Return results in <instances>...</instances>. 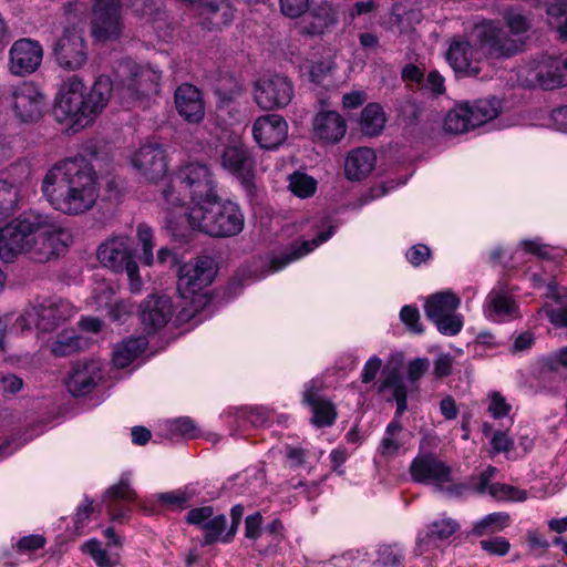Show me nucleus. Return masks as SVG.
<instances>
[{
  "label": "nucleus",
  "instance_id": "obj_1",
  "mask_svg": "<svg viewBox=\"0 0 567 567\" xmlns=\"http://www.w3.org/2000/svg\"><path fill=\"white\" fill-rule=\"evenodd\" d=\"M41 189L51 206L68 216L91 210L100 196L96 173L83 156L58 162L45 174Z\"/></svg>",
  "mask_w": 567,
  "mask_h": 567
},
{
  "label": "nucleus",
  "instance_id": "obj_2",
  "mask_svg": "<svg viewBox=\"0 0 567 567\" xmlns=\"http://www.w3.org/2000/svg\"><path fill=\"white\" fill-rule=\"evenodd\" d=\"M193 230L214 238L233 237L241 233L245 225L239 206L231 200L214 199L207 204L194 205L187 213Z\"/></svg>",
  "mask_w": 567,
  "mask_h": 567
},
{
  "label": "nucleus",
  "instance_id": "obj_3",
  "mask_svg": "<svg viewBox=\"0 0 567 567\" xmlns=\"http://www.w3.org/2000/svg\"><path fill=\"white\" fill-rule=\"evenodd\" d=\"M53 227L48 214L29 210L0 228V250L2 259L12 260L19 254H25L39 228Z\"/></svg>",
  "mask_w": 567,
  "mask_h": 567
},
{
  "label": "nucleus",
  "instance_id": "obj_4",
  "mask_svg": "<svg viewBox=\"0 0 567 567\" xmlns=\"http://www.w3.org/2000/svg\"><path fill=\"white\" fill-rule=\"evenodd\" d=\"M179 187L185 189L194 205L218 199L217 183L212 168L199 162H192L177 171Z\"/></svg>",
  "mask_w": 567,
  "mask_h": 567
},
{
  "label": "nucleus",
  "instance_id": "obj_5",
  "mask_svg": "<svg viewBox=\"0 0 567 567\" xmlns=\"http://www.w3.org/2000/svg\"><path fill=\"white\" fill-rule=\"evenodd\" d=\"M85 85L76 76H70L63 84L54 105V114L59 122L71 121L74 124L85 125L92 121L86 107Z\"/></svg>",
  "mask_w": 567,
  "mask_h": 567
},
{
  "label": "nucleus",
  "instance_id": "obj_6",
  "mask_svg": "<svg viewBox=\"0 0 567 567\" xmlns=\"http://www.w3.org/2000/svg\"><path fill=\"white\" fill-rule=\"evenodd\" d=\"M56 64L65 71L81 70L89 60V47L84 31L78 25H69L53 44Z\"/></svg>",
  "mask_w": 567,
  "mask_h": 567
},
{
  "label": "nucleus",
  "instance_id": "obj_7",
  "mask_svg": "<svg viewBox=\"0 0 567 567\" xmlns=\"http://www.w3.org/2000/svg\"><path fill=\"white\" fill-rule=\"evenodd\" d=\"M49 220L53 227L39 228L25 251L37 262H48L58 258L71 240L69 230L54 216L49 215Z\"/></svg>",
  "mask_w": 567,
  "mask_h": 567
},
{
  "label": "nucleus",
  "instance_id": "obj_8",
  "mask_svg": "<svg viewBox=\"0 0 567 567\" xmlns=\"http://www.w3.org/2000/svg\"><path fill=\"white\" fill-rule=\"evenodd\" d=\"M97 258L102 265L116 272L125 271L131 280L132 291L140 290L138 266L133 259L127 238L116 237L105 241L97 249Z\"/></svg>",
  "mask_w": 567,
  "mask_h": 567
},
{
  "label": "nucleus",
  "instance_id": "obj_9",
  "mask_svg": "<svg viewBox=\"0 0 567 567\" xmlns=\"http://www.w3.org/2000/svg\"><path fill=\"white\" fill-rule=\"evenodd\" d=\"M216 275V262L207 255L185 262L177 270V290L183 298H188L208 287Z\"/></svg>",
  "mask_w": 567,
  "mask_h": 567
},
{
  "label": "nucleus",
  "instance_id": "obj_10",
  "mask_svg": "<svg viewBox=\"0 0 567 567\" xmlns=\"http://www.w3.org/2000/svg\"><path fill=\"white\" fill-rule=\"evenodd\" d=\"M220 162L226 171L240 181L249 197L256 196V161L245 144L227 145L221 152Z\"/></svg>",
  "mask_w": 567,
  "mask_h": 567
},
{
  "label": "nucleus",
  "instance_id": "obj_11",
  "mask_svg": "<svg viewBox=\"0 0 567 567\" xmlns=\"http://www.w3.org/2000/svg\"><path fill=\"white\" fill-rule=\"evenodd\" d=\"M121 90L130 99H137L157 91L161 74L131 61L123 62L117 70Z\"/></svg>",
  "mask_w": 567,
  "mask_h": 567
},
{
  "label": "nucleus",
  "instance_id": "obj_12",
  "mask_svg": "<svg viewBox=\"0 0 567 567\" xmlns=\"http://www.w3.org/2000/svg\"><path fill=\"white\" fill-rule=\"evenodd\" d=\"M124 29L120 0H95L91 34L100 42L117 40Z\"/></svg>",
  "mask_w": 567,
  "mask_h": 567
},
{
  "label": "nucleus",
  "instance_id": "obj_13",
  "mask_svg": "<svg viewBox=\"0 0 567 567\" xmlns=\"http://www.w3.org/2000/svg\"><path fill=\"white\" fill-rule=\"evenodd\" d=\"M293 94V84L286 75L272 74L255 83V101L262 110L285 107L291 102Z\"/></svg>",
  "mask_w": 567,
  "mask_h": 567
},
{
  "label": "nucleus",
  "instance_id": "obj_14",
  "mask_svg": "<svg viewBox=\"0 0 567 567\" xmlns=\"http://www.w3.org/2000/svg\"><path fill=\"white\" fill-rule=\"evenodd\" d=\"M476 41L480 49L489 59H506L517 54L520 43L508 37L494 22L483 23L475 28Z\"/></svg>",
  "mask_w": 567,
  "mask_h": 567
},
{
  "label": "nucleus",
  "instance_id": "obj_15",
  "mask_svg": "<svg viewBox=\"0 0 567 567\" xmlns=\"http://www.w3.org/2000/svg\"><path fill=\"white\" fill-rule=\"evenodd\" d=\"M525 83L532 87L555 90L567 86V72L563 61L553 56H542L525 69Z\"/></svg>",
  "mask_w": 567,
  "mask_h": 567
},
{
  "label": "nucleus",
  "instance_id": "obj_16",
  "mask_svg": "<svg viewBox=\"0 0 567 567\" xmlns=\"http://www.w3.org/2000/svg\"><path fill=\"white\" fill-rule=\"evenodd\" d=\"M102 380V363L83 359L71 363L65 385L72 396L81 398L92 393Z\"/></svg>",
  "mask_w": 567,
  "mask_h": 567
},
{
  "label": "nucleus",
  "instance_id": "obj_17",
  "mask_svg": "<svg viewBox=\"0 0 567 567\" xmlns=\"http://www.w3.org/2000/svg\"><path fill=\"white\" fill-rule=\"evenodd\" d=\"M413 481L442 487L452 480L451 467L433 453L419 454L410 465Z\"/></svg>",
  "mask_w": 567,
  "mask_h": 567
},
{
  "label": "nucleus",
  "instance_id": "obj_18",
  "mask_svg": "<svg viewBox=\"0 0 567 567\" xmlns=\"http://www.w3.org/2000/svg\"><path fill=\"white\" fill-rule=\"evenodd\" d=\"M446 59L458 75L475 78L481 72L480 50L463 37L452 39Z\"/></svg>",
  "mask_w": 567,
  "mask_h": 567
},
{
  "label": "nucleus",
  "instance_id": "obj_19",
  "mask_svg": "<svg viewBox=\"0 0 567 567\" xmlns=\"http://www.w3.org/2000/svg\"><path fill=\"white\" fill-rule=\"evenodd\" d=\"M13 111L22 122H35L43 113L45 96L32 82L17 85L12 92Z\"/></svg>",
  "mask_w": 567,
  "mask_h": 567
},
{
  "label": "nucleus",
  "instance_id": "obj_20",
  "mask_svg": "<svg viewBox=\"0 0 567 567\" xmlns=\"http://www.w3.org/2000/svg\"><path fill=\"white\" fill-rule=\"evenodd\" d=\"M134 168L148 182L157 183L165 177L168 165L166 153L158 144H145L133 156Z\"/></svg>",
  "mask_w": 567,
  "mask_h": 567
},
{
  "label": "nucleus",
  "instance_id": "obj_21",
  "mask_svg": "<svg viewBox=\"0 0 567 567\" xmlns=\"http://www.w3.org/2000/svg\"><path fill=\"white\" fill-rule=\"evenodd\" d=\"M33 310L39 332H52L73 315L71 303L59 297L43 299Z\"/></svg>",
  "mask_w": 567,
  "mask_h": 567
},
{
  "label": "nucleus",
  "instance_id": "obj_22",
  "mask_svg": "<svg viewBox=\"0 0 567 567\" xmlns=\"http://www.w3.org/2000/svg\"><path fill=\"white\" fill-rule=\"evenodd\" d=\"M10 71L17 75H25L38 70L42 62L41 44L28 38L17 40L10 49Z\"/></svg>",
  "mask_w": 567,
  "mask_h": 567
},
{
  "label": "nucleus",
  "instance_id": "obj_23",
  "mask_svg": "<svg viewBox=\"0 0 567 567\" xmlns=\"http://www.w3.org/2000/svg\"><path fill=\"white\" fill-rule=\"evenodd\" d=\"M252 136L261 148L275 150L286 141L288 124L279 114L261 115L254 122Z\"/></svg>",
  "mask_w": 567,
  "mask_h": 567
},
{
  "label": "nucleus",
  "instance_id": "obj_24",
  "mask_svg": "<svg viewBox=\"0 0 567 567\" xmlns=\"http://www.w3.org/2000/svg\"><path fill=\"white\" fill-rule=\"evenodd\" d=\"M172 316L173 306L167 296H150L140 305V318L148 332L165 327Z\"/></svg>",
  "mask_w": 567,
  "mask_h": 567
},
{
  "label": "nucleus",
  "instance_id": "obj_25",
  "mask_svg": "<svg viewBox=\"0 0 567 567\" xmlns=\"http://www.w3.org/2000/svg\"><path fill=\"white\" fill-rule=\"evenodd\" d=\"M175 105L178 114L188 123H199L205 115V104L200 91L189 83L181 84L175 91Z\"/></svg>",
  "mask_w": 567,
  "mask_h": 567
},
{
  "label": "nucleus",
  "instance_id": "obj_26",
  "mask_svg": "<svg viewBox=\"0 0 567 567\" xmlns=\"http://www.w3.org/2000/svg\"><path fill=\"white\" fill-rule=\"evenodd\" d=\"M336 226L328 224L327 229L320 230L318 235L311 240H302L293 243L287 252L281 254L271 259L270 268L274 271L280 270L293 260H297L305 255L311 252L319 245L327 241L333 234Z\"/></svg>",
  "mask_w": 567,
  "mask_h": 567
},
{
  "label": "nucleus",
  "instance_id": "obj_27",
  "mask_svg": "<svg viewBox=\"0 0 567 567\" xmlns=\"http://www.w3.org/2000/svg\"><path fill=\"white\" fill-rule=\"evenodd\" d=\"M320 390L321 384L312 380L305 391L303 401L312 409L315 425L318 427L330 426L337 417L336 408L332 402L318 396Z\"/></svg>",
  "mask_w": 567,
  "mask_h": 567
},
{
  "label": "nucleus",
  "instance_id": "obj_28",
  "mask_svg": "<svg viewBox=\"0 0 567 567\" xmlns=\"http://www.w3.org/2000/svg\"><path fill=\"white\" fill-rule=\"evenodd\" d=\"M346 132V121L336 111H321L313 118V133L320 141L338 143Z\"/></svg>",
  "mask_w": 567,
  "mask_h": 567
},
{
  "label": "nucleus",
  "instance_id": "obj_29",
  "mask_svg": "<svg viewBox=\"0 0 567 567\" xmlns=\"http://www.w3.org/2000/svg\"><path fill=\"white\" fill-rule=\"evenodd\" d=\"M337 22V13L331 4L323 2L306 13L300 22V30L305 34H322Z\"/></svg>",
  "mask_w": 567,
  "mask_h": 567
},
{
  "label": "nucleus",
  "instance_id": "obj_30",
  "mask_svg": "<svg viewBox=\"0 0 567 567\" xmlns=\"http://www.w3.org/2000/svg\"><path fill=\"white\" fill-rule=\"evenodd\" d=\"M375 161V153L369 147H358L351 151L344 163L347 177L351 181H360L373 171Z\"/></svg>",
  "mask_w": 567,
  "mask_h": 567
},
{
  "label": "nucleus",
  "instance_id": "obj_31",
  "mask_svg": "<svg viewBox=\"0 0 567 567\" xmlns=\"http://www.w3.org/2000/svg\"><path fill=\"white\" fill-rule=\"evenodd\" d=\"M188 195L185 194V189L179 187L177 182V173L169 181V183L161 192V205L166 210V228L175 234L177 230L176 221L171 216V210L175 208H183Z\"/></svg>",
  "mask_w": 567,
  "mask_h": 567
},
{
  "label": "nucleus",
  "instance_id": "obj_32",
  "mask_svg": "<svg viewBox=\"0 0 567 567\" xmlns=\"http://www.w3.org/2000/svg\"><path fill=\"white\" fill-rule=\"evenodd\" d=\"M460 302V298L451 291L434 293L425 302V315L432 322L437 321L455 313Z\"/></svg>",
  "mask_w": 567,
  "mask_h": 567
},
{
  "label": "nucleus",
  "instance_id": "obj_33",
  "mask_svg": "<svg viewBox=\"0 0 567 567\" xmlns=\"http://www.w3.org/2000/svg\"><path fill=\"white\" fill-rule=\"evenodd\" d=\"M113 92V83L110 76L100 75L93 83L86 96V107L92 120L100 114L107 105Z\"/></svg>",
  "mask_w": 567,
  "mask_h": 567
},
{
  "label": "nucleus",
  "instance_id": "obj_34",
  "mask_svg": "<svg viewBox=\"0 0 567 567\" xmlns=\"http://www.w3.org/2000/svg\"><path fill=\"white\" fill-rule=\"evenodd\" d=\"M146 347L147 340L144 337L130 338L117 343L112 354L113 364L118 369L128 367L144 352Z\"/></svg>",
  "mask_w": 567,
  "mask_h": 567
},
{
  "label": "nucleus",
  "instance_id": "obj_35",
  "mask_svg": "<svg viewBox=\"0 0 567 567\" xmlns=\"http://www.w3.org/2000/svg\"><path fill=\"white\" fill-rule=\"evenodd\" d=\"M444 128L453 134H463L474 130L471 121L470 102L456 104L444 118Z\"/></svg>",
  "mask_w": 567,
  "mask_h": 567
},
{
  "label": "nucleus",
  "instance_id": "obj_36",
  "mask_svg": "<svg viewBox=\"0 0 567 567\" xmlns=\"http://www.w3.org/2000/svg\"><path fill=\"white\" fill-rule=\"evenodd\" d=\"M386 389L393 391V399L396 402V416L402 415L408 408V391L399 370L393 369L385 374L379 386V392H383Z\"/></svg>",
  "mask_w": 567,
  "mask_h": 567
},
{
  "label": "nucleus",
  "instance_id": "obj_37",
  "mask_svg": "<svg viewBox=\"0 0 567 567\" xmlns=\"http://www.w3.org/2000/svg\"><path fill=\"white\" fill-rule=\"evenodd\" d=\"M385 124V115L380 104H368L361 112L360 128L367 136H377Z\"/></svg>",
  "mask_w": 567,
  "mask_h": 567
},
{
  "label": "nucleus",
  "instance_id": "obj_38",
  "mask_svg": "<svg viewBox=\"0 0 567 567\" xmlns=\"http://www.w3.org/2000/svg\"><path fill=\"white\" fill-rule=\"evenodd\" d=\"M470 111L473 127L476 128L498 116L499 103L495 97L480 99L470 102Z\"/></svg>",
  "mask_w": 567,
  "mask_h": 567
},
{
  "label": "nucleus",
  "instance_id": "obj_39",
  "mask_svg": "<svg viewBox=\"0 0 567 567\" xmlns=\"http://www.w3.org/2000/svg\"><path fill=\"white\" fill-rule=\"evenodd\" d=\"M215 94L220 106H226L237 100L243 93L240 82L230 74H220L215 83Z\"/></svg>",
  "mask_w": 567,
  "mask_h": 567
},
{
  "label": "nucleus",
  "instance_id": "obj_40",
  "mask_svg": "<svg viewBox=\"0 0 567 567\" xmlns=\"http://www.w3.org/2000/svg\"><path fill=\"white\" fill-rule=\"evenodd\" d=\"M81 350V338L74 331L59 333L50 344V352L55 358L72 355Z\"/></svg>",
  "mask_w": 567,
  "mask_h": 567
},
{
  "label": "nucleus",
  "instance_id": "obj_41",
  "mask_svg": "<svg viewBox=\"0 0 567 567\" xmlns=\"http://www.w3.org/2000/svg\"><path fill=\"white\" fill-rule=\"evenodd\" d=\"M403 431L402 424L394 420L385 429V433L380 443V454L383 456H392L398 453L402 446L401 434Z\"/></svg>",
  "mask_w": 567,
  "mask_h": 567
},
{
  "label": "nucleus",
  "instance_id": "obj_42",
  "mask_svg": "<svg viewBox=\"0 0 567 567\" xmlns=\"http://www.w3.org/2000/svg\"><path fill=\"white\" fill-rule=\"evenodd\" d=\"M486 303L489 317L511 315L516 307L512 298L501 290H492L487 296Z\"/></svg>",
  "mask_w": 567,
  "mask_h": 567
},
{
  "label": "nucleus",
  "instance_id": "obj_43",
  "mask_svg": "<svg viewBox=\"0 0 567 567\" xmlns=\"http://www.w3.org/2000/svg\"><path fill=\"white\" fill-rule=\"evenodd\" d=\"M549 23L558 29L560 38L567 40V0H553L547 3Z\"/></svg>",
  "mask_w": 567,
  "mask_h": 567
},
{
  "label": "nucleus",
  "instance_id": "obj_44",
  "mask_svg": "<svg viewBox=\"0 0 567 567\" xmlns=\"http://www.w3.org/2000/svg\"><path fill=\"white\" fill-rule=\"evenodd\" d=\"M136 498L135 491L131 487L127 477H121L120 482L112 485L104 493L103 499L107 504H117L118 502H133Z\"/></svg>",
  "mask_w": 567,
  "mask_h": 567
},
{
  "label": "nucleus",
  "instance_id": "obj_45",
  "mask_svg": "<svg viewBox=\"0 0 567 567\" xmlns=\"http://www.w3.org/2000/svg\"><path fill=\"white\" fill-rule=\"evenodd\" d=\"M290 190L300 198H307L315 194L317 182L305 173L295 172L289 176Z\"/></svg>",
  "mask_w": 567,
  "mask_h": 567
},
{
  "label": "nucleus",
  "instance_id": "obj_46",
  "mask_svg": "<svg viewBox=\"0 0 567 567\" xmlns=\"http://www.w3.org/2000/svg\"><path fill=\"white\" fill-rule=\"evenodd\" d=\"M509 520V515L506 513H492L476 523L472 529L475 536H483L486 533L503 529Z\"/></svg>",
  "mask_w": 567,
  "mask_h": 567
},
{
  "label": "nucleus",
  "instance_id": "obj_47",
  "mask_svg": "<svg viewBox=\"0 0 567 567\" xmlns=\"http://www.w3.org/2000/svg\"><path fill=\"white\" fill-rule=\"evenodd\" d=\"M156 501L167 509L177 511L187 507L190 495L184 491H171L156 494Z\"/></svg>",
  "mask_w": 567,
  "mask_h": 567
},
{
  "label": "nucleus",
  "instance_id": "obj_48",
  "mask_svg": "<svg viewBox=\"0 0 567 567\" xmlns=\"http://www.w3.org/2000/svg\"><path fill=\"white\" fill-rule=\"evenodd\" d=\"M488 493L497 501H525L527 493L508 484L494 483L488 487Z\"/></svg>",
  "mask_w": 567,
  "mask_h": 567
},
{
  "label": "nucleus",
  "instance_id": "obj_49",
  "mask_svg": "<svg viewBox=\"0 0 567 567\" xmlns=\"http://www.w3.org/2000/svg\"><path fill=\"white\" fill-rule=\"evenodd\" d=\"M226 527V517L224 515H218L215 517H212L203 525V529L205 530L203 545L209 546L215 544L221 533L225 530Z\"/></svg>",
  "mask_w": 567,
  "mask_h": 567
},
{
  "label": "nucleus",
  "instance_id": "obj_50",
  "mask_svg": "<svg viewBox=\"0 0 567 567\" xmlns=\"http://www.w3.org/2000/svg\"><path fill=\"white\" fill-rule=\"evenodd\" d=\"M137 238L142 245L144 264L146 266H151L154 260V235L152 228L148 227L146 224H140L137 226Z\"/></svg>",
  "mask_w": 567,
  "mask_h": 567
},
{
  "label": "nucleus",
  "instance_id": "obj_51",
  "mask_svg": "<svg viewBox=\"0 0 567 567\" xmlns=\"http://www.w3.org/2000/svg\"><path fill=\"white\" fill-rule=\"evenodd\" d=\"M460 528L458 524L451 518H443L441 520L433 522L430 525L429 537L436 539H447L456 533Z\"/></svg>",
  "mask_w": 567,
  "mask_h": 567
},
{
  "label": "nucleus",
  "instance_id": "obj_52",
  "mask_svg": "<svg viewBox=\"0 0 567 567\" xmlns=\"http://www.w3.org/2000/svg\"><path fill=\"white\" fill-rule=\"evenodd\" d=\"M84 550L95 560L100 567H114L117 564L116 559H112L106 550L102 548L100 542L92 539L85 543Z\"/></svg>",
  "mask_w": 567,
  "mask_h": 567
},
{
  "label": "nucleus",
  "instance_id": "obj_53",
  "mask_svg": "<svg viewBox=\"0 0 567 567\" xmlns=\"http://www.w3.org/2000/svg\"><path fill=\"white\" fill-rule=\"evenodd\" d=\"M437 330L444 336H455L463 327V320L460 315L453 313L433 322Z\"/></svg>",
  "mask_w": 567,
  "mask_h": 567
},
{
  "label": "nucleus",
  "instance_id": "obj_54",
  "mask_svg": "<svg viewBox=\"0 0 567 567\" xmlns=\"http://www.w3.org/2000/svg\"><path fill=\"white\" fill-rule=\"evenodd\" d=\"M512 406L506 402V399L499 392H492L489 394L488 412L494 419H501L508 415Z\"/></svg>",
  "mask_w": 567,
  "mask_h": 567
},
{
  "label": "nucleus",
  "instance_id": "obj_55",
  "mask_svg": "<svg viewBox=\"0 0 567 567\" xmlns=\"http://www.w3.org/2000/svg\"><path fill=\"white\" fill-rule=\"evenodd\" d=\"M401 320L408 326L410 331L414 333H422L423 326L420 323V312L417 308L412 306H404L400 312Z\"/></svg>",
  "mask_w": 567,
  "mask_h": 567
},
{
  "label": "nucleus",
  "instance_id": "obj_56",
  "mask_svg": "<svg viewBox=\"0 0 567 567\" xmlns=\"http://www.w3.org/2000/svg\"><path fill=\"white\" fill-rule=\"evenodd\" d=\"M282 14L289 18H298L307 12L309 0H279Z\"/></svg>",
  "mask_w": 567,
  "mask_h": 567
},
{
  "label": "nucleus",
  "instance_id": "obj_57",
  "mask_svg": "<svg viewBox=\"0 0 567 567\" xmlns=\"http://www.w3.org/2000/svg\"><path fill=\"white\" fill-rule=\"evenodd\" d=\"M214 515V508L212 506H203L198 508L190 509L185 519L189 525L200 526L208 522Z\"/></svg>",
  "mask_w": 567,
  "mask_h": 567
},
{
  "label": "nucleus",
  "instance_id": "obj_58",
  "mask_svg": "<svg viewBox=\"0 0 567 567\" xmlns=\"http://www.w3.org/2000/svg\"><path fill=\"white\" fill-rule=\"evenodd\" d=\"M481 546L489 554L499 556L506 555L511 547L509 543L503 537H494L492 539L482 540Z\"/></svg>",
  "mask_w": 567,
  "mask_h": 567
},
{
  "label": "nucleus",
  "instance_id": "obj_59",
  "mask_svg": "<svg viewBox=\"0 0 567 567\" xmlns=\"http://www.w3.org/2000/svg\"><path fill=\"white\" fill-rule=\"evenodd\" d=\"M420 87L434 94H442L445 91L444 79L437 71H431Z\"/></svg>",
  "mask_w": 567,
  "mask_h": 567
},
{
  "label": "nucleus",
  "instance_id": "obj_60",
  "mask_svg": "<svg viewBox=\"0 0 567 567\" xmlns=\"http://www.w3.org/2000/svg\"><path fill=\"white\" fill-rule=\"evenodd\" d=\"M378 563L384 567H398L401 564V555L392 546L383 545L379 549Z\"/></svg>",
  "mask_w": 567,
  "mask_h": 567
},
{
  "label": "nucleus",
  "instance_id": "obj_61",
  "mask_svg": "<svg viewBox=\"0 0 567 567\" xmlns=\"http://www.w3.org/2000/svg\"><path fill=\"white\" fill-rule=\"evenodd\" d=\"M454 359L449 353H442L434 362L433 373L435 378L443 379L452 373Z\"/></svg>",
  "mask_w": 567,
  "mask_h": 567
},
{
  "label": "nucleus",
  "instance_id": "obj_62",
  "mask_svg": "<svg viewBox=\"0 0 567 567\" xmlns=\"http://www.w3.org/2000/svg\"><path fill=\"white\" fill-rule=\"evenodd\" d=\"M430 362L426 358H417L409 362L408 379L415 382L429 370Z\"/></svg>",
  "mask_w": 567,
  "mask_h": 567
},
{
  "label": "nucleus",
  "instance_id": "obj_63",
  "mask_svg": "<svg viewBox=\"0 0 567 567\" xmlns=\"http://www.w3.org/2000/svg\"><path fill=\"white\" fill-rule=\"evenodd\" d=\"M430 256V248L422 244L414 245L406 252V258L413 266H420L421 264L425 262Z\"/></svg>",
  "mask_w": 567,
  "mask_h": 567
},
{
  "label": "nucleus",
  "instance_id": "obj_64",
  "mask_svg": "<svg viewBox=\"0 0 567 567\" xmlns=\"http://www.w3.org/2000/svg\"><path fill=\"white\" fill-rule=\"evenodd\" d=\"M544 365L551 372H557L560 367L567 368V347L561 348L555 354L547 358Z\"/></svg>",
  "mask_w": 567,
  "mask_h": 567
}]
</instances>
